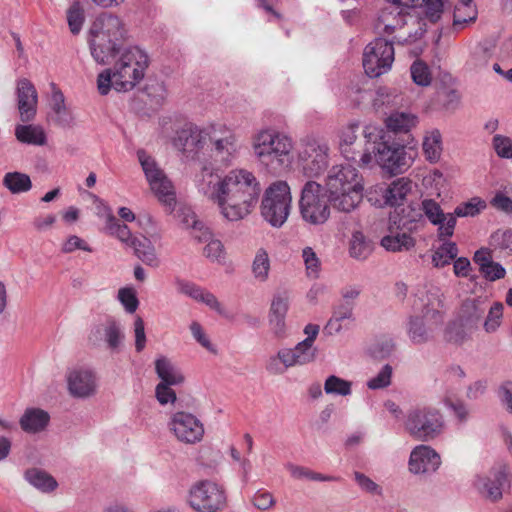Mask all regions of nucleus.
<instances>
[{"label":"nucleus","mask_w":512,"mask_h":512,"mask_svg":"<svg viewBox=\"0 0 512 512\" xmlns=\"http://www.w3.org/2000/svg\"><path fill=\"white\" fill-rule=\"evenodd\" d=\"M198 187L217 204L221 215L232 222L240 221L252 212L261 192L256 177L244 169H234L220 177L205 167Z\"/></svg>","instance_id":"1"},{"label":"nucleus","mask_w":512,"mask_h":512,"mask_svg":"<svg viewBox=\"0 0 512 512\" xmlns=\"http://www.w3.org/2000/svg\"><path fill=\"white\" fill-rule=\"evenodd\" d=\"M148 62L147 54L138 47L125 49L112 69H105L98 75L99 93L107 95L111 87L119 92L132 90L144 77Z\"/></svg>","instance_id":"2"},{"label":"nucleus","mask_w":512,"mask_h":512,"mask_svg":"<svg viewBox=\"0 0 512 512\" xmlns=\"http://www.w3.org/2000/svg\"><path fill=\"white\" fill-rule=\"evenodd\" d=\"M367 146L360 155V163L366 166L373 157L376 162L391 174L402 173L410 165L412 158L407 156L404 144L396 142L389 133H377L365 130Z\"/></svg>","instance_id":"3"},{"label":"nucleus","mask_w":512,"mask_h":512,"mask_svg":"<svg viewBox=\"0 0 512 512\" xmlns=\"http://www.w3.org/2000/svg\"><path fill=\"white\" fill-rule=\"evenodd\" d=\"M293 143L290 137L271 129L253 136L252 149L257 159L274 171L288 168L292 163Z\"/></svg>","instance_id":"4"},{"label":"nucleus","mask_w":512,"mask_h":512,"mask_svg":"<svg viewBox=\"0 0 512 512\" xmlns=\"http://www.w3.org/2000/svg\"><path fill=\"white\" fill-rule=\"evenodd\" d=\"M415 297L413 306L421 311L422 317L413 316L410 318L408 334L414 343H423L428 340V331L425 328L423 318L429 319L432 324H439L442 321L439 308L443 306V302L438 288L419 289Z\"/></svg>","instance_id":"5"},{"label":"nucleus","mask_w":512,"mask_h":512,"mask_svg":"<svg viewBox=\"0 0 512 512\" xmlns=\"http://www.w3.org/2000/svg\"><path fill=\"white\" fill-rule=\"evenodd\" d=\"M409 436L419 442H430L439 438L445 429V420L437 408L424 406L410 409L404 421Z\"/></svg>","instance_id":"6"},{"label":"nucleus","mask_w":512,"mask_h":512,"mask_svg":"<svg viewBox=\"0 0 512 512\" xmlns=\"http://www.w3.org/2000/svg\"><path fill=\"white\" fill-rule=\"evenodd\" d=\"M330 199L323 187L308 181L302 188L299 209L302 218L312 225L324 224L330 216Z\"/></svg>","instance_id":"7"},{"label":"nucleus","mask_w":512,"mask_h":512,"mask_svg":"<svg viewBox=\"0 0 512 512\" xmlns=\"http://www.w3.org/2000/svg\"><path fill=\"white\" fill-rule=\"evenodd\" d=\"M291 194L288 184L277 181L265 191L261 214L274 227H281L287 220L291 207Z\"/></svg>","instance_id":"8"},{"label":"nucleus","mask_w":512,"mask_h":512,"mask_svg":"<svg viewBox=\"0 0 512 512\" xmlns=\"http://www.w3.org/2000/svg\"><path fill=\"white\" fill-rule=\"evenodd\" d=\"M188 502L197 512H219L225 508L227 499L222 487L203 480L190 488Z\"/></svg>","instance_id":"9"},{"label":"nucleus","mask_w":512,"mask_h":512,"mask_svg":"<svg viewBox=\"0 0 512 512\" xmlns=\"http://www.w3.org/2000/svg\"><path fill=\"white\" fill-rule=\"evenodd\" d=\"M137 156L151 190L160 202L169 208H173L176 203V196L171 181L159 168L156 161L144 150H138Z\"/></svg>","instance_id":"10"},{"label":"nucleus","mask_w":512,"mask_h":512,"mask_svg":"<svg viewBox=\"0 0 512 512\" xmlns=\"http://www.w3.org/2000/svg\"><path fill=\"white\" fill-rule=\"evenodd\" d=\"M394 61L393 42L376 38L364 49L363 68L370 78H377L388 72Z\"/></svg>","instance_id":"11"},{"label":"nucleus","mask_w":512,"mask_h":512,"mask_svg":"<svg viewBox=\"0 0 512 512\" xmlns=\"http://www.w3.org/2000/svg\"><path fill=\"white\" fill-rule=\"evenodd\" d=\"M388 4L380 10L376 29H382L386 34H392L406 23L409 10L414 8L419 0H386Z\"/></svg>","instance_id":"12"},{"label":"nucleus","mask_w":512,"mask_h":512,"mask_svg":"<svg viewBox=\"0 0 512 512\" xmlns=\"http://www.w3.org/2000/svg\"><path fill=\"white\" fill-rule=\"evenodd\" d=\"M209 133L208 130L188 123L177 131L173 143L187 158L200 159V154L207 145Z\"/></svg>","instance_id":"13"},{"label":"nucleus","mask_w":512,"mask_h":512,"mask_svg":"<svg viewBox=\"0 0 512 512\" xmlns=\"http://www.w3.org/2000/svg\"><path fill=\"white\" fill-rule=\"evenodd\" d=\"M208 141L211 142V156L215 162L229 165L236 157L239 145L235 133L225 127H211Z\"/></svg>","instance_id":"14"},{"label":"nucleus","mask_w":512,"mask_h":512,"mask_svg":"<svg viewBox=\"0 0 512 512\" xmlns=\"http://www.w3.org/2000/svg\"><path fill=\"white\" fill-rule=\"evenodd\" d=\"M329 147L325 142L308 141L300 152L303 172L308 177H317L328 167Z\"/></svg>","instance_id":"15"},{"label":"nucleus","mask_w":512,"mask_h":512,"mask_svg":"<svg viewBox=\"0 0 512 512\" xmlns=\"http://www.w3.org/2000/svg\"><path fill=\"white\" fill-rule=\"evenodd\" d=\"M169 426L176 438L183 443H197L202 440L204 435L203 424L191 413L183 411L174 413Z\"/></svg>","instance_id":"16"},{"label":"nucleus","mask_w":512,"mask_h":512,"mask_svg":"<svg viewBox=\"0 0 512 512\" xmlns=\"http://www.w3.org/2000/svg\"><path fill=\"white\" fill-rule=\"evenodd\" d=\"M67 388L74 398L85 399L93 396L97 390V377L88 367H76L67 373Z\"/></svg>","instance_id":"17"},{"label":"nucleus","mask_w":512,"mask_h":512,"mask_svg":"<svg viewBox=\"0 0 512 512\" xmlns=\"http://www.w3.org/2000/svg\"><path fill=\"white\" fill-rule=\"evenodd\" d=\"M326 186L329 193L363 189L362 177L352 165L333 166L328 172Z\"/></svg>","instance_id":"18"},{"label":"nucleus","mask_w":512,"mask_h":512,"mask_svg":"<svg viewBox=\"0 0 512 512\" xmlns=\"http://www.w3.org/2000/svg\"><path fill=\"white\" fill-rule=\"evenodd\" d=\"M103 37H112L114 40H117V37H126V30L118 16L102 12L92 22L88 38H94V41L99 43Z\"/></svg>","instance_id":"19"},{"label":"nucleus","mask_w":512,"mask_h":512,"mask_svg":"<svg viewBox=\"0 0 512 512\" xmlns=\"http://www.w3.org/2000/svg\"><path fill=\"white\" fill-rule=\"evenodd\" d=\"M413 182L407 177L397 178L390 183H383L375 186L374 191L382 197L380 205L395 206L396 208L403 205L407 196L412 192ZM375 202H380L378 199Z\"/></svg>","instance_id":"20"},{"label":"nucleus","mask_w":512,"mask_h":512,"mask_svg":"<svg viewBox=\"0 0 512 512\" xmlns=\"http://www.w3.org/2000/svg\"><path fill=\"white\" fill-rule=\"evenodd\" d=\"M124 338L121 324L113 317H107L102 323L96 325L89 335V340L94 343L103 340L109 350L120 349Z\"/></svg>","instance_id":"21"},{"label":"nucleus","mask_w":512,"mask_h":512,"mask_svg":"<svg viewBox=\"0 0 512 512\" xmlns=\"http://www.w3.org/2000/svg\"><path fill=\"white\" fill-rule=\"evenodd\" d=\"M478 483L481 485L483 493L492 502L502 499L503 493L511 487L505 466L492 468L487 476L478 478Z\"/></svg>","instance_id":"22"},{"label":"nucleus","mask_w":512,"mask_h":512,"mask_svg":"<svg viewBox=\"0 0 512 512\" xmlns=\"http://www.w3.org/2000/svg\"><path fill=\"white\" fill-rule=\"evenodd\" d=\"M408 465L414 474L433 473L441 465V458L432 447L421 444L412 450Z\"/></svg>","instance_id":"23"},{"label":"nucleus","mask_w":512,"mask_h":512,"mask_svg":"<svg viewBox=\"0 0 512 512\" xmlns=\"http://www.w3.org/2000/svg\"><path fill=\"white\" fill-rule=\"evenodd\" d=\"M38 95L34 85L26 78L17 83V106L22 122L32 121L37 112Z\"/></svg>","instance_id":"24"},{"label":"nucleus","mask_w":512,"mask_h":512,"mask_svg":"<svg viewBox=\"0 0 512 512\" xmlns=\"http://www.w3.org/2000/svg\"><path fill=\"white\" fill-rule=\"evenodd\" d=\"M389 230H405L412 232L417 230L419 225L424 224L423 214L418 206L409 204L406 207L396 208L389 217Z\"/></svg>","instance_id":"25"},{"label":"nucleus","mask_w":512,"mask_h":512,"mask_svg":"<svg viewBox=\"0 0 512 512\" xmlns=\"http://www.w3.org/2000/svg\"><path fill=\"white\" fill-rule=\"evenodd\" d=\"M125 39L126 37H117V40L112 37H103L101 42L96 43L94 38H88L92 57L99 64L110 63L111 59L122 49Z\"/></svg>","instance_id":"26"},{"label":"nucleus","mask_w":512,"mask_h":512,"mask_svg":"<svg viewBox=\"0 0 512 512\" xmlns=\"http://www.w3.org/2000/svg\"><path fill=\"white\" fill-rule=\"evenodd\" d=\"M486 311L485 301L480 299H466L463 301L459 313L462 327L468 330L479 328Z\"/></svg>","instance_id":"27"},{"label":"nucleus","mask_w":512,"mask_h":512,"mask_svg":"<svg viewBox=\"0 0 512 512\" xmlns=\"http://www.w3.org/2000/svg\"><path fill=\"white\" fill-rule=\"evenodd\" d=\"M314 356L315 354H274L269 358L266 369L272 374H282L289 367L313 361Z\"/></svg>","instance_id":"28"},{"label":"nucleus","mask_w":512,"mask_h":512,"mask_svg":"<svg viewBox=\"0 0 512 512\" xmlns=\"http://www.w3.org/2000/svg\"><path fill=\"white\" fill-rule=\"evenodd\" d=\"M49 422V413L40 408H27L19 420L21 429L26 433L41 432Z\"/></svg>","instance_id":"29"},{"label":"nucleus","mask_w":512,"mask_h":512,"mask_svg":"<svg viewBox=\"0 0 512 512\" xmlns=\"http://www.w3.org/2000/svg\"><path fill=\"white\" fill-rule=\"evenodd\" d=\"M289 299L286 294L274 296L269 313V322L276 335H281L285 330V317L288 312Z\"/></svg>","instance_id":"30"},{"label":"nucleus","mask_w":512,"mask_h":512,"mask_svg":"<svg viewBox=\"0 0 512 512\" xmlns=\"http://www.w3.org/2000/svg\"><path fill=\"white\" fill-rule=\"evenodd\" d=\"M418 123L416 115L408 112L394 111L385 120L388 131L386 133L405 134L411 131Z\"/></svg>","instance_id":"31"},{"label":"nucleus","mask_w":512,"mask_h":512,"mask_svg":"<svg viewBox=\"0 0 512 512\" xmlns=\"http://www.w3.org/2000/svg\"><path fill=\"white\" fill-rule=\"evenodd\" d=\"M155 372L162 384L179 385L185 380L181 369L165 356L155 361Z\"/></svg>","instance_id":"32"},{"label":"nucleus","mask_w":512,"mask_h":512,"mask_svg":"<svg viewBox=\"0 0 512 512\" xmlns=\"http://www.w3.org/2000/svg\"><path fill=\"white\" fill-rule=\"evenodd\" d=\"M363 189H352L338 191V193H329V199L332 206L341 212H351L362 201Z\"/></svg>","instance_id":"33"},{"label":"nucleus","mask_w":512,"mask_h":512,"mask_svg":"<svg viewBox=\"0 0 512 512\" xmlns=\"http://www.w3.org/2000/svg\"><path fill=\"white\" fill-rule=\"evenodd\" d=\"M52 116L53 123L62 128H70L74 125V116L65 105V98L60 90L52 94Z\"/></svg>","instance_id":"34"},{"label":"nucleus","mask_w":512,"mask_h":512,"mask_svg":"<svg viewBox=\"0 0 512 512\" xmlns=\"http://www.w3.org/2000/svg\"><path fill=\"white\" fill-rule=\"evenodd\" d=\"M24 479L43 493H50L58 487L56 479L39 468H29L24 472Z\"/></svg>","instance_id":"35"},{"label":"nucleus","mask_w":512,"mask_h":512,"mask_svg":"<svg viewBox=\"0 0 512 512\" xmlns=\"http://www.w3.org/2000/svg\"><path fill=\"white\" fill-rule=\"evenodd\" d=\"M354 306L351 303L339 301L332 308V316L328 320L324 330L332 335L338 333L342 329L341 322L343 320H353Z\"/></svg>","instance_id":"36"},{"label":"nucleus","mask_w":512,"mask_h":512,"mask_svg":"<svg viewBox=\"0 0 512 512\" xmlns=\"http://www.w3.org/2000/svg\"><path fill=\"white\" fill-rule=\"evenodd\" d=\"M397 232L394 234V229L390 230L391 234L384 236L381 240V245L389 251H403L409 250L414 247L415 241L411 237L410 232L405 230H396Z\"/></svg>","instance_id":"37"},{"label":"nucleus","mask_w":512,"mask_h":512,"mask_svg":"<svg viewBox=\"0 0 512 512\" xmlns=\"http://www.w3.org/2000/svg\"><path fill=\"white\" fill-rule=\"evenodd\" d=\"M15 136L18 141L31 145L46 144V135L42 127L35 125H17Z\"/></svg>","instance_id":"38"},{"label":"nucleus","mask_w":512,"mask_h":512,"mask_svg":"<svg viewBox=\"0 0 512 512\" xmlns=\"http://www.w3.org/2000/svg\"><path fill=\"white\" fill-rule=\"evenodd\" d=\"M131 247L134 249L135 255L146 265L158 267L159 260L157 258L155 248L147 238H134L131 241Z\"/></svg>","instance_id":"39"},{"label":"nucleus","mask_w":512,"mask_h":512,"mask_svg":"<svg viewBox=\"0 0 512 512\" xmlns=\"http://www.w3.org/2000/svg\"><path fill=\"white\" fill-rule=\"evenodd\" d=\"M3 185L12 194L28 192L32 188L29 175L17 171L6 173L3 178Z\"/></svg>","instance_id":"40"},{"label":"nucleus","mask_w":512,"mask_h":512,"mask_svg":"<svg viewBox=\"0 0 512 512\" xmlns=\"http://www.w3.org/2000/svg\"><path fill=\"white\" fill-rule=\"evenodd\" d=\"M476 19L477 10L472 6V0H460L453 14L454 28H463L466 24L475 22Z\"/></svg>","instance_id":"41"},{"label":"nucleus","mask_w":512,"mask_h":512,"mask_svg":"<svg viewBox=\"0 0 512 512\" xmlns=\"http://www.w3.org/2000/svg\"><path fill=\"white\" fill-rule=\"evenodd\" d=\"M373 250V243L360 231H355L350 240V256L358 259H366Z\"/></svg>","instance_id":"42"},{"label":"nucleus","mask_w":512,"mask_h":512,"mask_svg":"<svg viewBox=\"0 0 512 512\" xmlns=\"http://www.w3.org/2000/svg\"><path fill=\"white\" fill-rule=\"evenodd\" d=\"M423 151L430 163H436L442 152V138L438 130H433L423 141Z\"/></svg>","instance_id":"43"},{"label":"nucleus","mask_w":512,"mask_h":512,"mask_svg":"<svg viewBox=\"0 0 512 512\" xmlns=\"http://www.w3.org/2000/svg\"><path fill=\"white\" fill-rule=\"evenodd\" d=\"M458 255L456 243L445 241L440 245L432 255V262L435 267H444L455 260Z\"/></svg>","instance_id":"44"},{"label":"nucleus","mask_w":512,"mask_h":512,"mask_svg":"<svg viewBox=\"0 0 512 512\" xmlns=\"http://www.w3.org/2000/svg\"><path fill=\"white\" fill-rule=\"evenodd\" d=\"M69 30L73 35L80 33L85 21V11L83 5L79 1H74L66 12Z\"/></svg>","instance_id":"45"},{"label":"nucleus","mask_w":512,"mask_h":512,"mask_svg":"<svg viewBox=\"0 0 512 512\" xmlns=\"http://www.w3.org/2000/svg\"><path fill=\"white\" fill-rule=\"evenodd\" d=\"M419 208L425 217L431 224L438 226L444 220V211L441 205L434 199L425 198L421 201Z\"/></svg>","instance_id":"46"},{"label":"nucleus","mask_w":512,"mask_h":512,"mask_svg":"<svg viewBox=\"0 0 512 512\" xmlns=\"http://www.w3.org/2000/svg\"><path fill=\"white\" fill-rule=\"evenodd\" d=\"M504 306L501 302H494L481 323V326L487 333L495 332L501 325Z\"/></svg>","instance_id":"47"},{"label":"nucleus","mask_w":512,"mask_h":512,"mask_svg":"<svg viewBox=\"0 0 512 512\" xmlns=\"http://www.w3.org/2000/svg\"><path fill=\"white\" fill-rule=\"evenodd\" d=\"M270 270V259L265 249L261 248L256 252L252 263V272L254 277L260 282L268 279Z\"/></svg>","instance_id":"48"},{"label":"nucleus","mask_w":512,"mask_h":512,"mask_svg":"<svg viewBox=\"0 0 512 512\" xmlns=\"http://www.w3.org/2000/svg\"><path fill=\"white\" fill-rule=\"evenodd\" d=\"M352 383L342 379L336 375L327 377L324 383V391L326 394L348 396L352 392Z\"/></svg>","instance_id":"49"},{"label":"nucleus","mask_w":512,"mask_h":512,"mask_svg":"<svg viewBox=\"0 0 512 512\" xmlns=\"http://www.w3.org/2000/svg\"><path fill=\"white\" fill-rule=\"evenodd\" d=\"M486 202L479 197H474L471 200L459 204L455 208V214L458 217H474L481 213L486 208Z\"/></svg>","instance_id":"50"},{"label":"nucleus","mask_w":512,"mask_h":512,"mask_svg":"<svg viewBox=\"0 0 512 512\" xmlns=\"http://www.w3.org/2000/svg\"><path fill=\"white\" fill-rule=\"evenodd\" d=\"M490 245L494 249L512 253V229H498L490 237Z\"/></svg>","instance_id":"51"},{"label":"nucleus","mask_w":512,"mask_h":512,"mask_svg":"<svg viewBox=\"0 0 512 512\" xmlns=\"http://www.w3.org/2000/svg\"><path fill=\"white\" fill-rule=\"evenodd\" d=\"M413 81L419 86H428L431 83L429 67L423 61L413 62L410 68Z\"/></svg>","instance_id":"52"},{"label":"nucleus","mask_w":512,"mask_h":512,"mask_svg":"<svg viewBox=\"0 0 512 512\" xmlns=\"http://www.w3.org/2000/svg\"><path fill=\"white\" fill-rule=\"evenodd\" d=\"M392 371V366L385 364L375 377L368 380L367 387L371 390L388 387L391 384Z\"/></svg>","instance_id":"53"},{"label":"nucleus","mask_w":512,"mask_h":512,"mask_svg":"<svg viewBox=\"0 0 512 512\" xmlns=\"http://www.w3.org/2000/svg\"><path fill=\"white\" fill-rule=\"evenodd\" d=\"M302 258L308 277L317 278L319 275L321 262L315 251L311 247H305L302 250Z\"/></svg>","instance_id":"54"},{"label":"nucleus","mask_w":512,"mask_h":512,"mask_svg":"<svg viewBox=\"0 0 512 512\" xmlns=\"http://www.w3.org/2000/svg\"><path fill=\"white\" fill-rule=\"evenodd\" d=\"M184 223L187 227L192 228V236L198 242L208 241L211 233L204 227L203 223L196 219L195 214L187 215L184 218Z\"/></svg>","instance_id":"55"},{"label":"nucleus","mask_w":512,"mask_h":512,"mask_svg":"<svg viewBox=\"0 0 512 512\" xmlns=\"http://www.w3.org/2000/svg\"><path fill=\"white\" fill-rule=\"evenodd\" d=\"M457 217L455 211L453 213H444V220L438 225L437 229V236L440 241H444L453 236Z\"/></svg>","instance_id":"56"},{"label":"nucleus","mask_w":512,"mask_h":512,"mask_svg":"<svg viewBox=\"0 0 512 512\" xmlns=\"http://www.w3.org/2000/svg\"><path fill=\"white\" fill-rule=\"evenodd\" d=\"M118 299L128 313H134L139 306V301L133 288L125 287L119 289Z\"/></svg>","instance_id":"57"},{"label":"nucleus","mask_w":512,"mask_h":512,"mask_svg":"<svg viewBox=\"0 0 512 512\" xmlns=\"http://www.w3.org/2000/svg\"><path fill=\"white\" fill-rule=\"evenodd\" d=\"M493 148L496 154L501 158L512 159V139L503 136L495 135L493 137Z\"/></svg>","instance_id":"58"},{"label":"nucleus","mask_w":512,"mask_h":512,"mask_svg":"<svg viewBox=\"0 0 512 512\" xmlns=\"http://www.w3.org/2000/svg\"><path fill=\"white\" fill-rule=\"evenodd\" d=\"M176 287H177L178 292L194 299L197 302H199V300L201 299L202 293L205 290L204 288L198 286L197 284H195L193 282H190L187 280H182V279L176 280Z\"/></svg>","instance_id":"59"},{"label":"nucleus","mask_w":512,"mask_h":512,"mask_svg":"<svg viewBox=\"0 0 512 512\" xmlns=\"http://www.w3.org/2000/svg\"><path fill=\"white\" fill-rule=\"evenodd\" d=\"M319 329V325L316 324L310 323L306 325L304 328V333L307 335V337L296 344L294 352H306L307 350L311 349L319 333Z\"/></svg>","instance_id":"60"},{"label":"nucleus","mask_w":512,"mask_h":512,"mask_svg":"<svg viewBox=\"0 0 512 512\" xmlns=\"http://www.w3.org/2000/svg\"><path fill=\"white\" fill-rule=\"evenodd\" d=\"M354 478L359 487L370 494L373 495H382V488L376 482H374L371 478L366 476L365 474L356 471L354 473Z\"/></svg>","instance_id":"61"},{"label":"nucleus","mask_w":512,"mask_h":512,"mask_svg":"<svg viewBox=\"0 0 512 512\" xmlns=\"http://www.w3.org/2000/svg\"><path fill=\"white\" fill-rule=\"evenodd\" d=\"M204 255L211 261L222 262L224 260V246L220 240L211 239L204 247Z\"/></svg>","instance_id":"62"},{"label":"nucleus","mask_w":512,"mask_h":512,"mask_svg":"<svg viewBox=\"0 0 512 512\" xmlns=\"http://www.w3.org/2000/svg\"><path fill=\"white\" fill-rule=\"evenodd\" d=\"M171 384H162L158 383L155 388V394L158 402L161 405H166L168 403H175L177 400V396L175 391L171 388Z\"/></svg>","instance_id":"63"},{"label":"nucleus","mask_w":512,"mask_h":512,"mask_svg":"<svg viewBox=\"0 0 512 512\" xmlns=\"http://www.w3.org/2000/svg\"><path fill=\"white\" fill-rule=\"evenodd\" d=\"M490 205L501 212L512 215V199L502 192H496L490 200Z\"/></svg>","instance_id":"64"}]
</instances>
